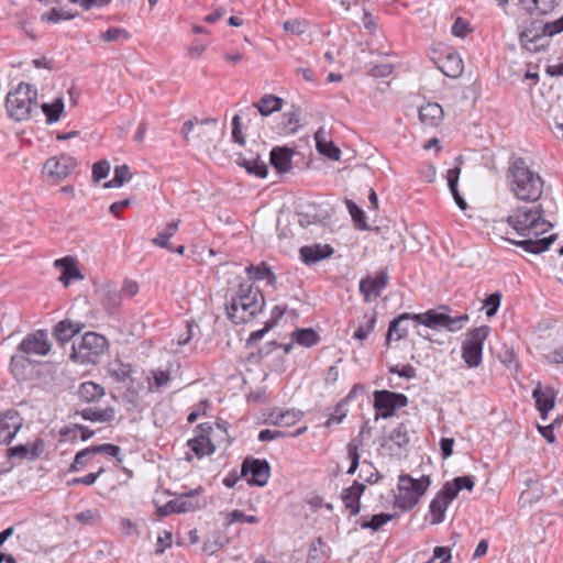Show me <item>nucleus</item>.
<instances>
[{
  "instance_id": "79ce46f5",
  "label": "nucleus",
  "mask_w": 563,
  "mask_h": 563,
  "mask_svg": "<svg viewBox=\"0 0 563 563\" xmlns=\"http://www.w3.org/2000/svg\"><path fill=\"white\" fill-rule=\"evenodd\" d=\"M448 507L449 504L445 500L438 495L434 496L429 506L432 525H439L444 520Z\"/></svg>"
},
{
  "instance_id": "e2e57ef3",
  "label": "nucleus",
  "mask_w": 563,
  "mask_h": 563,
  "mask_svg": "<svg viewBox=\"0 0 563 563\" xmlns=\"http://www.w3.org/2000/svg\"><path fill=\"white\" fill-rule=\"evenodd\" d=\"M375 318L372 317L371 319L367 320V322L365 324H361L353 333V338L356 339V340H364L368 336V334L373 331L374 327H375Z\"/></svg>"
},
{
  "instance_id": "b1692460",
  "label": "nucleus",
  "mask_w": 563,
  "mask_h": 563,
  "mask_svg": "<svg viewBox=\"0 0 563 563\" xmlns=\"http://www.w3.org/2000/svg\"><path fill=\"white\" fill-rule=\"evenodd\" d=\"M439 69L450 78H457L462 75L464 63L459 53L449 51L439 58Z\"/></svg>"
},
{
  "instance_id": "4468645a",
  "label": "nucleus",
  "mask_w": 563,
  "mask_h": 563,
  "mask_svg": "<svg viewBox=\"0 0 563 563\" xmlns=\"http://www.w3.org/2000/svg\"><path fill=\"white\" fill-rule=\"evenodd\" d=\"M51 349L48 332L44 329L29 333L18 345V352H51Z\"/></svg>"
},
{
  "instance_id": "20e7f679",
  "label": "nucleus",
  "mask_w": 563,
  "mask_h": 563,
  "mask_svg": "<svg viewBox=\"0 0 563 563\" xmlns=\"http://www.w3.org/2000/svg\"><path fill=\"white\" fill-rule=\"evenodd\" d=\"M45 355L13 354L10 362L11 373L19 382L49 377L55 371L54 363L37 358V356Z\"/></svg>"
},
{
  "instance_id": "49530a36",
  "label": "nucleus",
  "mask_w": 563,
  "mask_h": 563,
  "mask_svg": "<svg viewBox=\"0 0 563 563\" xmlns=\"http://www.w3.org/2000/svg\"><path fill=\"white\" fill-rule=\"evenodd\" d=\"M90 451L92 452V455L93 454H106V455L115 457L118 466L122 463V459L119 456L121 453V448L115 444L103 443V444H99V445H92V446H90Z\"/></svg>"
},
{
  "instance_id": "dca6fc26",
  "label": "nucleus",
  "mask_w": 563,
  "mask_h": 563,
  "mask_svg": "<svg viewBox=\"0 0 563 563\" xmlns=\"http://www.w3.org/2000/svg\"><path fill=\"white\" fill-rule=\"evenodd\" d=\"M45 450V442L43 439L37 438L31 444H19L8 450L7 456L10 460H30L34 461L38 459Z\"/></svg>"
},
{
  "instance_id": "6e6d98bb",
  "label": "nucleus",
  "mask_w": 563,
  "mask_h": 563,
  "mask_svg": "<svg viewBox=\"0 0 563 563\" xmlns=\"http://www.w3.org/2000/svg\"><path fill=\"white\" fill-rule=\"evenodd\" d=\"M110 163L108 161H99L92 165V179L95 183L108 177L110 173Z\"/></svg>"
},
{
  "instance_id": "c85d7f7f",
  "label": "nucleus",
  "mask_w": 563,
  "mask_h": 563,
  "mask_svg": "<svg viewBox=\"0 0 563 563\" xmlns=\"http://www.w3.org/2000/svg\"><path fill=\"white\" fill-rule=\"evenodd\" d=\"M108 347V340L97 332H86L78 343V349L86 352H104Z\"/></svg>"
},
{
  "instance_id": "a18cd8bd",
  "label": "nucleus",
  "mask_w": 563,
  "mask_h": 563,
  "mask_svg": "<svg viewBox=\"0 0 563 563\" xmlns=\"http://www.w3.org/2000/svg\"><path fill=\"white\" fill-rule=\"evenodd\" d=\"M501 299L503 295L500 291H495L484 299L483 307L485 308V314L487 318H493L497 313L501 305Z\"/></svg>"
},
{
  "instance_id": "37998d69",
  "label": "nucleus",
  "mask_w": 563,
  "mask_h": 563,
  "mask_svg": "<svg viewBox=\"0 0 563 563\" xmlns=\"http://www.w3.org/2000/svg\"><path fill=\"white\" fill-rule=\"evenodd\" d=\"M346 208L349 210V213L353 220L355 228L362 231L368 230V224L366 222V216L364 210L361 209L352 200H346Z\"/></svg>"
},
{
  "instance_id": "4d7b16f0",
  "label": "nucleus",
  "mask_w": 563,
  "mask_h": 563,
  "mask_svg": "<svg viewBox=\"0 0 563 563\" xmlns=\"http://www.w3.org/2000/svg\"><path fill=\"white\" fill-rule=\"evenodd\" d=\"M459 490L453 482H446L442 488L437 493V495L445 500L449 505L455 499Z\"/></svg>"
},
{
  "instance_id": "ea45409f",
  "label": "nucleus",
  "mask_w": 563,
  "mask_h": 563,
  "mask_svg": "<svg viewBox=\"0 0 563 563\" xmlns=\"http://www.w3.org/2000/svg\"><path fill=\"white\" fill-rule=\"evenodd\" d=\"M64 101L62 98H55L51 103H43L42 111L46 117V122L48 124L56 123L64 111Z\"/></svg>"
},
{
  "instance_id": "bf43d9fd",
  "label": "nucleus",
  "mask_w": 563,
  "mask_h": 563,
  "mask_svg": "<svg viewBox=\"0 0 563 563\" xmlns=\"http://www.w3.org/2000/svg\"><path fill=\"white\" fill-rule=\"evenodd\" d=\"M104 472V468L103 467H100L98 472L96 473H89L85 476H81V477H75L73 479H70L68 482V486H75V485H79V484H82V485H86V486H90L92 484L96 483V481L98 479V477Z\"/></svg>"
},
{
  "instance_id": "6e6552de",
  "label": "nucleus",
  "mask_w": 563,
  "mask_h": 563,
  "mask_svg": "<svg viewBox=\"0 0 563 563\" xmlns=\"http://www.w3.org/2000/svg\"><path fill=\"white\" fill-rule=\"evenodd\" d=\"M373 397L376 420L378 418L388 419L395 415L397 409L408 405V397L406 395L387 389L375 390Z\"/></svg>"
},
{
  "instance_id": "c9c22d12",
  "label": "nucleus",
  "mask_w": 563,
  "mask_h": 563,
  "mask_svg": "<svg viewBox=\"0 0 563 563\" xmlns=\"http://www.w3.org/2000/svg\"><path fill=\"white\" fill-rule=\"evenodd\" d=\"M122 302V294L117 289L104 288L102 292V307L110 316L115 314Z\"/></svg>"
},
{
  "instance_id": "f704fd0d",
  "label": "nucleus",
  "mask_w": 563,
  "mask_h": 563,
  "mask_svg": "<svg viewBox=\"0 0 563 563\" xmlns=\"http://www.w3.org/2000/svg\"><path fill=\"white\" fill-rule=\"evenodd\" d=\"M108 371L118 382H126L133 374H136L130 363H123L118 357L109 363Z\"/></svg>"
},
{
  "instance_id": "39448f33",
  "label": "nucleus",
  "mask_w": 563,
  "mask_h": 563,
  "mask_svg": "<svg viewBox=\"0 0 563 563\" xmlns=\"http://www.w3.org/2000/svg\"><path fill=\"white\" fill-rule=\"evenodd\" d=\"M450 306L440 305L435 309L416 313V324L424 325L429 329H445L449 332H457L470 321V316L466 312L452 316Z\"/></svg>"
},
{
  "instance_id": "ddd939ff",
  "label": "nucleus",
  "mask_w": 563,
  "mask_h": 563,
  "mask_svg": "<svg viewBox=\"0 0 563 563\" xmlns=\"http://www.w3.org/2000/svg\"><path fill=\"white\" fill-rule=\"evenodd\" d=\"M23 419L20 413L14 409H9L0 413V444H9L20 428L22 427Z\"/></svg>"
},
{
  "instance_id": "58836bf2",
  "label": "nucleus",
  "mask_w": 563,
  "mask_h": 563,
  "mask_svg": "<svg viewBox=\"0 0 563 563\" xmlns=\"http://www.w3.org/2000/svg\"><path fill=\"white\" fill-rule=\"evenodd\" d=\"M239 165L242 166L243 168H245L247 174L254 175L258 178H265L268 174V168H267L266 163L258 157L251 158V159L243 158V159H241Z\"/></svg>"
},
{
  "instance_id": "9d476101",
  "label": "nucleus",
  "mask_w": 563,
  "mask_h": 563,
  "mask_svg": "<svg viewBox=\"0 0 563 563\" xmlns=\"http://www.w3.org/2000/svg\"><path fill=\"white\" fill-rule=\"evenodd\" d=\"M241 474L253 486H265L271 475V466L266 460L245 459L241 466Z\"/></svg>"
},
{
  "instance_id": "7c9ffc66",
  "label": "nucleus",
  "mask_w": 563,
  "mask_h": 563,
  "mask_svg": "<svg viewBox=\"0 0 563 563\" xmlns=\"http://www.w3.org/2000/svg\"><path fill=\"white\" fill-rule=\"evenodd\" d=\"M77 395L82 402H97L104 396V388L93 382H85L80 384Z\"/></svg>"
},
{
  "instance_id": "a19ab883",
  "label": "nucleus",
  "mask_w": 563,
  "mask_h": 563,
  "mask_svg": "<svg viewBox=\"0 0 563 563\" xmlns=\"http://www.w3.org/2000/svg\"><path fill=\"white\" fill-rule=\"evenodd\" d=\"M132 175L128 165H119L114 167L113 177L104 183V188H119L130 181Z\"/></svg>"
},
{
  "instance_id": "7ed1b4c3",
  "label": "nucleus",
  "mask_w": 563,
  "mask_h": 563,
  "mask_svg": "<svg viewBox=\"0 0 563 563\" xmlns=\"http://www.w3.org/2000/svg\"><path fill=\"white\" fill-rule=\"evenodd\" d=\"M263 292L246 280H242L233 289L225 303V312L234 324H242L253 320L265 307Z\"/></svg>"
},
{
  "instance_id": "f8f14e48",
  "label": "nucleus",
  "mask_w": 563,
  "mask_h": 563,
  "mask_svg": "<svg viewBox=\"0 0 563 563\" xmlns=\"http://www.w3.org/2000/svg\"><path fill=\"white\" fill-rule=\"evenodd\" d=\"M532 398L536 409L539 411L542 420H547L549 412L554 408L556 400V391L550 386H543L540 382L532 390Z\"/></svg>"
},
{
  "instance_id": "1a4fd4ad",
  "label": "nucleus",
  "mask_w": 563,
  "mask_h": 563,
  "mask_svg": "<svg viewBox=\"0 0 563 563\" xmlns=\"http://www.w3.org/2000/svg\"><path fill=\"white\" fill-rule=\"evenodd\" d=\"M77 161L68 155L62 154L58 156L49 157L43 167V174L46 175L52 181L58 183L67 178L76 168Z\"/></svg>"
},
{
  "instance_id": "72a5a7b5",
  "label": "nucleus",
  "mask_w": 563,
  "mask_h": 563,
  "mask_svg": "<svg viewBox=\"0 0 563 563\" xmlns=\"http://www.w3.org/2000/svg\"><path fill=\"white\" fill-rule=\"evenodd\" d=\"M291 339L298 345L306 349L312 347L320 341L319 334L312 328L296 329L291 333Z\"/></svg>"
},
{
  "instance_id": "603ef678",
  "label": "nucleus",
  "mask_w": 563,
  "mask_h": 563,
  "mask_svg": "<svg viewBox=\"0 0 563 563\" xmlns=\"http://www.w3.org/2000/svg\"><path fill=\"white\" fill-rule=\"evenodd\" d=\"M92 452L90 451V446L77 452L73 463L69 466V472L76 473L81 471L88 464Z\"/></svg>"
},
{
  "instance_id": "a211bd4d",
  "label": "nucleus",
  "mask_w": 563,
  "mask_h": 563,
  "mask_svg": "<svg viewBox=\"0 0 563 563\" xmlns=\"http://www.w3.org/2000/svg\"><path fill=\"white\" fill-rule=\"evenodd\" d=\"M544 36L545 34H543V25H541L538 21H531L520 31L519 42L526 49L537 53L540 49L538 42Z\"/></svg>"
},
{
  "instance_id": "423d86ee",
  "label": "nucleus",
  "mask_w": 563,
  "mask_h": 563,
  "mask_svg": "<svg viewBox=\"0 0 563 563\" xmlns=\"http://www.w3.org/2000/svg\"><path fill=\"white\" fill-rule=\"evenodd\" d=\"M37 101V90L32 85L20 82L5 98L8 115L15 121L27 120Z\"/></svg>"
},
{
  "instance_id": "c03bdc74",
  "label": "nucleus",
  "mask_w": 563,
  "mask_h": 563,
  "mask_svg": "<svg viewBox=\"0 0 563 563\" xmlns=\"http://www.w3.org/2000/svg\"><path fill=\"white\" fill-rule=\"evenodd\" d=\"M397 515L396 514H376L369 520H362L360 522V527L362 529H371L373 531L379 530L384 525L393 520Z\"/></svg>"
},
{
  "instance_id": "4be33fe9",
  "label": "nucleus",
  "mask_w": 563,
  "mask_h": 563,
  "mask_svg": "<svg viewBox=\"0 0 563 563\" xmlns=\"http://www.w3.org/2000/svg\"><path fill=\"white\" fill-rule=\"evenodd\" d=\"M302 412L297 409L273 408L268 415L266 422L278 427H291L302 418Z\"/></svg>"
},
{
  "instance_id": "0eeeda50",
  "label": "nucleus",
  "mask_w": 563,
  "mask_h": 563,
  "mask_svg": "<svg viewBox=\"0 0 563 563\" xmlns=\"http://www.w3.org/2000/svg\"><path fill=\"white\" fill-rule=\"evenodd\" d=\"M431 484L428 475L413 478L409 474H401L398 477V494L395 496V506L402 511L411 510L426 494Z\"/></svg>"
},
{
  "instance_id": "a878e982",
  "label": "nucleus",
  "mask_w": 563,
  "mask_h": 563,
  "mask_svg": "<svg viewBox=\"0 0 563 563\" xmlns=\"http://www.w3.org/2000/svg\"><path fill=\"white\" fill-rule=\"evenodd\" d=\"M443 109L437 102H428L419 108V119L426 126H439L443 121Z\"/></svg>"
},
{
  "instance_id": "8fccbe9b",
  "label": "nucleus",
  "mask_w": 563,
  "mask_h": 563,
  "mask_svg": "<svg viewBox=\"0 0 563 563\" xmlns=\"http://www.w3.org/2000/svg\"><path fill=\"white\" fill-rule=\"evenodd\" d=\"M225 521L228 525H233L235 522L256 525L260 522V518L253 515H245L242 510L235 509L225 515Z\"/></svg>"
},
{
  "instance_id": "5fc2aeb1",
  "label": "nucleus",
  "mask_w": 563,
  "mask_h": 563,
  "mask_svg": "<svg viewBox=\"0 0 563 563\" xmlns=\"http://www.w3.org/2000/svg\"><path fill=\"white\" fill-rule=\"evenodd\" d=\"M100 37L106 42H115L119 40L128 41L131 34L125 29L111 26L106 32L101 33Z\"/></svg>"
},
{
  "instance_id": "393cba45",
  "label": "nucleus",
  "mask_w": 563,
  "mask_h": 563,
  "mask_svg": "<svg viewBox=\"0 0 563 563\" xmlns=\"http://www.w3.org/2000/svg\"><path fill=\"white\" fill-rule=\"evenodd\" d=\"M55 267L60 269L59 280L64 284V286H68L74 279H84V275L81 274L77 262L74 257L65 256L63 258H58L54 263Z\"/></svg>"
},
{
  "instance_id": "f03ea898",
  "label": "nucleus",
  "mask_w": 563,
  "mask_h": 563,
  "mask_svg": "<svg viewBox=\"0 0 563 563\" xmlns=\"http://www.w3.org/2000/svg\"><path fill=\"white\" fill-rule=\"evenodd\" d=\"M507 181L510 191L518 200L536 202L543 194V178L528 166L523 157L509 159Z\"/></svg>"
},
{
  "instance_id": "2f4dec72",
  "label": "nucleus",
  "mask_w": 563,
  "mask_h": 563,
  "mask_svg": "<svg viewBox=\"0 0 563 563\" xmlns=\"http://www.w3.org/2000/svg\"><path fill=\"white\" fill-rule=\"evenodd\" d=\"M284 106V100L275 95H264L254 107L261 115L268 117L274 112L280 111Z\"/></svg>"
},
{
  "instance_id": "412c9836",
  "label": "nucleus",
  "mask_w": 563,
  "mask_h": 563,
  "mask_svg": "<svg viewBox=\"0 0 563 563\" xmlns=\"http://www.w3.org/2000/svg\"><path fill=\"white\" fill-rule=\"evenodd\" d=\"M295 151L287 146H275L269 153V163L278 174H286L292 167Z\"/></svg>"
},
{
  "instance_id": "9b49d317",
  "label": "nucleus",
  "mask_w": 563,
  "mask_h": 563,
  "mask_svg": "<svg viewBox=\"0 0 563 563\" xmlns=\"http://www.w3.org/2000/svg\"><path fill=\"white\" fill-rule=\"evenodd\" d=\"M387 269H380L375 276L367 275L360 280V292L364 297V301L371 302L378 298L388 284Z\"/></svg>"
},
{
  "instance_id": "cd10ccee",
  "label": "nucleus",
  "mask_w": 563,
  "mask_h": 563,
  "mask_svg": "<svg viewBox=\"0 0 563 563\" xmlns=\"http://www.w3.org/2000/svg\"><path fill=\"white\" fill-rule=\"evenodd\" d=\"M245 273L249 278L253 282L267 280V284L275 287L277 277L272 268L265 262H261L258 265H249L245 267Z\"/></svg>"
},
{
  "instance_id": "052dcab7",
  "label": "nucleus",
  "mask_w": 563,
  "mask_h": 563,
  "mask_svg": "<svg viewBox=\"0 0 563 563\" xmlns=\"http://www.w3.org/2000/svg\"><path fill=\"white\" fill-rule=\"evenodd\" d=\"M543 25V34L552 37L563 32V15L554 21L547 22Z\"/></svg>"
},
{
  "instance_id": "680f3d73",
  "label": "nucleus",
  "mask_w": 563,
  "mask_h": 563,
  "mask_svg": "<svg viewBox=\"0 0 563 563\" xmlns=\"http://www.w3.org/2000/svg\"><path fill=\"white\" fill-rule=\"evenodd\" d=\"M451 32L454 36L463 38L471 32L470 23L462 18H457L451 27Z\"/></svg>"
},
{
  "instance_id": "de8ad7c7",
  "label": "nucleus",
  "mask_w": 563,
  "mask_h": 563,
  "mask_svg": "<svg viewBox=\"0 0 563 563\" xmlns=\"http://www.w3.org/2000/svg\"><path fill=\"white\" fill-rule=\"evenodd\" d=\"M389 440L394 442L399 449L405 448L409 441L408 429L405 423H399L390 433Z\"/></svg>"
},
{
  "instance_id": "338daca9",
  "label": "nucleus",
  "mask_w": 563,
  "mask_h": 563,
  "mask_svg": "<svg viewBox=\"0 0 563 563\" xmlns=\"http://www.w3.org/2000/svg\"><path fill=\"white\" fill-rule=\"evenodd\" d=\"M452 482L456 486L459 493L462 489H467V490L471 492L474 488V485H475L474 476H471V475L457 476Z\"/></svg>"
},
{
  "instance_id": "2eb2a0df",
  "label": "nucleus",
  "mask_w": 563,
  "mask_h": 563,
  "mask_svg": "<svg viewBox=\"0 0 563 563\" xmlns=\"http://www.w3.org/2000/svg\"><path fill=\"white\" fill-rule=\"evenodd\" d=\"M333 253L334 249L330 244L316 243L301 246L299 249V258L305 265L311 266L322 260L331 257Z\"/></svg>"
},
{
  "instance_id": "aec40b11",
  "label": "nucleus",
  "mask_w": 563,
  "mask_h": 563,
  "mask_svg": "<svg viewBox=\"0 0 563 563\" xmlns=\"http://www.w3.org/2000/svg\"><path fill=\"white\" fill-rule=\"evenodd\" d=\"M84 324L74 322L70 319L60 320L53 328V338L59 347H64L66 343L71 341L82 329Z\"/></svg>"
},
{
  "instance_id": "e433bc0d",
  "label": "nucleus",
  "mask_w": 563,
  "mask_h": 563,
  "mask_svg": "<svg viewBox=\"0 0 563 563\" xmlns=\"http://www.w3.org/2000/svg\"><path fill=\"white\" fill-rule=\"evenodd\" d=\"M179 224V219L173 220L172 222L167 223V225L162 231H159L155 238L152 239V244L161 249L169 247V240L178 231Z\"/></svg>"
},
{
  "instance_id": "f257e3e1",
  "label": "nucleus",
  "mask_w": 563,
  "mask_h": 563,
  "mask_svg": "<svg viewBox=\"0 0 563 563\" xmlns=\"http://www.w3.org/2000/svg\"><path fill=\"white\" fill-rule=\"evenodd\" d=\"M508 225L523 240H509L514 245L530 254H541L550 249L556 240L555 234L538 239L539 235L549 232L552 223L544 218L541 205L520 206L512 209L507 216Z\"/></svg>"
},
{
  "instance_id": "69168bd1",
  "label": "nucleus",
  "mask_w": 563,
  "mask_h": 563,
  "mask_svg": "<svg viewBox=\"0 0 563 563\" xmlns=\"http://www.w3.org/2000/svg\"><path fill=\"white\" fill-rule=\"evenodd\" d=\"M284 30L292 34H302L306 31V23L298 19H291L284 22Z\"/></svg>"
},
{
  "instance_id": "bb28decb",
  "label": "nucleus",
  "mask_w": 563,
  "mask_h": 563,
  "mask_svg": "<svg viewBox=\"0 0 563 563\" xmlns=\"http://www.w3.org/2000/svg\"><path fill=\"white\" fill-rule=\"evenodd\" d=\"M202 492L201 487L196 489H191L189 492L183 493L176 498H174L177 514H184L194 511L197 508L201 507V503L198 499V495Z\"/></svg>"
},
{
  "instance_id": "13d9d810",
  "label": "nucleus",
  "mask_w": 563,
  "mask_h": 563,
  "mask_svg": "<svg viewBox=\"0 0 563 563\" xmlns=\"http://www.w3.org/2000/svg\"><path fill=\"white\" fill-rule=\"evenodd\" d=\"M231 136H232V141L234 143L239 144L240 146L245 145V137L242 132L241 118L239 114H235L232 118V134H231Z\"/></svg>"
},
{
  "instance_id": "3c124183",
  "label": "nucleus",
  "mask_w": 563,
  "mask_h": 563,
  "mask_svg": "<svg viewBox=\"0 0 563 563\" xmlns=\"http://www.w3.org/2000/svg\"><path fill=\"white\" fill-rule=\"evenodd\" d=\"M282 120L283 128L286 133L292 134L298 131L300 118L296 109L285 112L282 117Z\"/></svg>"
},
{
  "instance_id": "473e14b6",
  "label": "nucleus",
  "mask_w": 563,
  "mask_h": 563,
  "mask_svg": "<svg viewBox=\"0 0 563 563\" xmlns=\"http://www.w3.org/2000/svg\"><path fill=\"white\" fill-rule=\"evenodd\" d=\"M188 448L195 453L198 459H202L206 455H211L216 451V445L210 439L203 438V435H195L192 439L187 441Z\"/></svg>"
},
{
  "instance_id": "864d4df0",
  "label": "nucleus",
  "mask_w": 563,
  "mask_h": 563,
  "mask_svg": "<svg viewBox=\"0 0 563 563\" xmlns=\"http://www.w3.org/2000/svg\"><path fill=\"white\" fill-rule=\"evenodd\" d=\"M346 399H341L334 407L333 412L329 415V418L325 422L328 427L332 424H339L343 421V419L346 417L347 409H346Z\"/></svg>"
},
{
  "instance_id": "6ab92c4d",
  "label": "nucleus",
  "mask_w": 563,
  "mask_h": 563,
  "mask_svg": "<svg viewBox=\"0 0 563 563\" xmlns=\"http://www.w3.org/2000/svg\"><path fill=\"white\" fill-rule=\"evenodd\" d=\"M365 484L354 481L350 487L343 488L341 499L349 510L350 516H356L361 511V497L365 492Z\"/></svg>"
},
{
  "instance_id": "f3484780",
  "label": "nucleus",
  "mask_w": 563,
  "mask_h": 563,
  "mask_svg": "<svg viewBox=\"0 0 563 563\" xmlns=\"http://www.w3.org/2000/svg\"><path fill=\"white\" fill-rule=\"evenodd\" d=\"M415 314L416 313L404 312L393 319L388 327L387 341H399L407 338L410 327L417 325Z\"/></svg>"
},
{
  "instance_id": "5701e85b",
  "label": "nucleus",
  "mask_w": 563,
  "mask_h": 563,
  "mask_svg": "<svg viewBox=\"0 0 563 563\" xmlns=\"http://www.w3.org/2000/svg\"><path fill=\"white\" fill-rule=\"evenodd\" d=\"M490 333L489 325H481L465 333L462 352H482L483 344Z\"/></svg>"
},
{
  "instance_id": "774afa93",
  "label": "nucleus",
  "mask_w": 563,
  "mask_h": 563,
  "mask_svg": "<svg viewBox=\"0 0 563 563\" xmlns=\"http://www.w3.org/2000/svg\"><path fill=\"white\" fill-rule=\"evenodd\" d=\"M286 306L279 305L273 307V309L271 310L269 318L265 323L268 324L272 329L275 328L278 324L282 317L284 316V313L286 312Z\"/></svg>"
},
{
  "instance_id": "c756f323",
  "label": "nucleus",
  "mask_w": 563,
  "mask_h": 563,
  "mask_svg": "<svg viewBox=\"0 0 563 563\" xmlns=\"http://www.w3.org/2000/svg\"><path fill=\"white\" fill-rule=\"evenodd\" d=\"M75 415L80 416L84 420L91 422H110L115 417V410L112 407H107L104 409L85 408L77 410Z\"/></svg>"
},
{
  "instance_id": "0e129e2a",
  "label": "nucleus",
  "mask_w": 563,
  "mask_h": 563,
  "mask_svg": "<svg viewBox=\"0 0 563 563\" xmlns=\"http://www.w3.org/2000/svg\"><path fill=\"white\" fill-rule=\"evenodd\" d=\"M123 401L128 410H134L139 407V395L134 387H128L123 395Z\"/></svg>"
},
{
  "instance_id": "09e8293b",
  "label": "nucleus",
  "mask_w": 563,
  "mask_h": 563,
  "mask_svg": "<svg viewBox=\"0 0 563 563\" xmlns=\"http://www.w3.org/2000/svg\"><path fill=\"white\" fill-rule=\"evenodd\" d=\"M75 18V14L65 11L64 9L53 8L51 11L42 14V21H47L51 23H58L59 21H69Z\"/></svg>"
},
{
  "instance_id": "4c0bfd02",
  "label": "nucleus",
  "mask_w": 563,
  "mask_h": 563,
  "mask_svg": "<svg viewBox=\"0 0 563 563\" xmlns=\"http://www.w3.org/2000/svg\"><path fill=\"white\" fill-rule=\"evenodd\" d=\"M314 140L317 150L321 155L332 161H339L341 158V150L333 142L322 139L320 131L316 133Z\"/></svg>"
}]
</instances>
